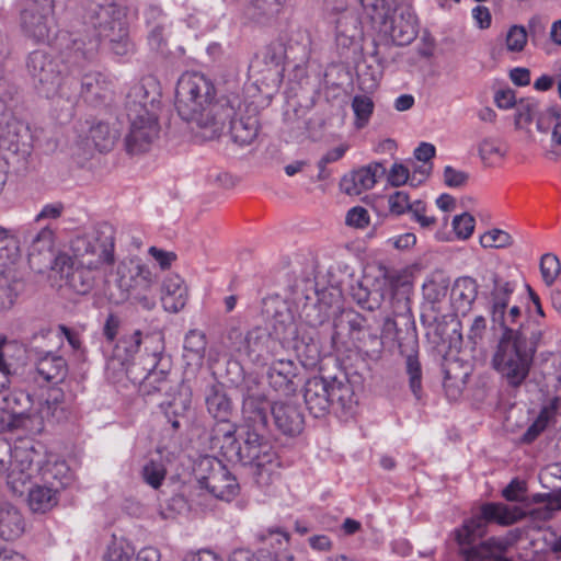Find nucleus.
I'll list each match as a JSON object with an SVG mask.
<instances>
[{"label":"nucleus","mask_w":561,"mask_h":561,"mask_svg":"<svg viewBox=\"0 0 561 561\" xmlns=\"http://www.w3.org/2000/svg\"><path fill=\"white\" fill-rule=\"evenodd\" d=\"M175 108L182 119L194 122L218 136L226 119L234 114V103L227 98H216L214 82L201 72H184L175 89Z\"/></svg>","instance_id":"1"},{"label":"nucleus","mask_w":561,"mask_h":561,"mask_svg":"<svg viewBox=\"0 0 561 561\" xmlns=\"http://www.w3.org/2000/svg\"><path fill=\"white\" fill-rule=\"evenodd\" d=\"M520 518L517 507H510L502 503H485L480 514L466 519L462 525L455 528L449 537L458 548L463 561H508L504 557L505 543L499 539L490 538L478 542L485 534L489 523L512 525Z\"/></svg>","instance_id":"2"},{"label":"nucleus","mask_w":561,"mask_h":561,"mask_svg":"<svg viewBox=\"0 0 561 561\" xmlns=\"http://www.w3.org/2000/svg\"><path fill=\"white\" fill-rule=\"evenodd\" d=\"M236 432L233 423L216 428L211 438L213 446L219 448L228 461L253 467L257 474H270L277 467L276 451L270 438L251 426L247 427L240 439L236 437Z\"/></svg>","instance_id":"3"},{"label":"nucleus","mask_w":561,"mask_h":561,"mask_svg":"<svg viewBox=\"0 0 561 561\" xmlns=\"http://www.w3.org/2000/svg\"><path fill=\"white\" fill-rule=\"evenodd\" d=\"M61 60L54 58L44 50H34L27 59V70L39 94L56 104L66 103L71 113L78 101V81L72 76L73 67L66 61L62 49Z\"/></svg>","instance_id":"4"},{"label":"nucleus","mask_w":561,"mask_h":561,"mask_svg":"<svg viewBox=\"0 0 561 561\" xmlns=\"http://www.w3.org/2000/svg\"><path fill=\"white\" fill-rule=\"evenodd\" d=\"M59 41L66 61L73 67L72 76L78 81V99L83 98L91 103L105 100L114 88V79L100 71L85 70L99 48L98 39L61 34Z\"/></svg>","instance_id":"5"},{"label":"nucleus","mask_w":561,"mask_h":561,"mask_svg":"<svg viewBox=\"0 0 561 561\" xmlns=\"http://www.w3.org/2000/svg\"><path fill=\"white\" fill-rule=\"evenodd\" d=\"M370 27L391 38L398 46L411 44L417 36L416 15L411 5L397 0H359Z\"/></svg>","instance_id":"6"},{"label":"nucleus","mask_w":561,"mask_h":561,"mask_svg":"<svg viewBox=\"0 0 561 561\" xmlns=\"http://www.w3.org/2000/svg\"><path fill=\"white\" fill-rule=\"evenodd\" d=\"M112 279L111 300L115 304L133 301L145 310L156 307L153 286L156 276L138 256L125 257L117 264Z\"/></svg>","instance_id":"7"},{"label":"nucleus","mask_w":561,"mask_h":561,"mask_svg":"<svg viewBox=\"0 0 561 561\" xmlns=\"http://www.w3.org/2000/svg\"><path fill=\"white\" fill-rule=\"evenodd\" d=\"M535 348L518 330L503 332L492 357L493 368L511 387H519L528 377Z\"/></svg>","instance_id":"8"},{"label":"nucleus","mask_w":561,"mask_h":561,"mask_svg":"<svg viewBox=\"0 0 561 561\" xmlns=\"http://www.w3.org/2000/svg\"><path fill=\"white\" fill-rule=\"evenodd\" d=\"M307 409L314 417L327 415L332 408L348 411L353 405V391L350 385L337 378L314 376L309 378L304 388Z\"/></svg>","instance_id":"9"},{"label":"nucleus","mask_w":561,"mask_h":561,"mask_svg":"<svg viewBox=\"0 0 561 561\" xmlns=\"http://www.w3.org/2000/svg\"><path fill=\"white\" fill-rule=\"evenodd\" d=\"M71 251L78 264L103 270L115 261V236L112 226L102 224L77 236L71 241Z\"/></svg>","instance_id":"10"},{"label":"nucleus","mask_w":561,"mask_h":561,"mask_svg":"<svg viewBox=\"0 0 561 561\" xmlns=\"http://www.w3.org/2000/svg\"><path fill=\"white\" fill-rule=\"evenodd\" d=\"M91 24L96 34L89 38L107 39L111 49L119 56L126 55L129 48L126 9L116 3L96 5L91 15ZM83 38L88 39L87 36Z\"/></svg>","instance_id":"11"},{"label":"nucleus","mask_w":561,"mask_h":561,"mask_svg":"<svg viewBox=\"0 0 561 561\" xmlns=\"http://www.w3.org/2000/svg\"><path fill=\"white\" fill-rule=\"evenodd\" d=\"M38 465L39 454L33 447L15 446L11 450L8 467L7 461L0 459V472L5 473L7 483L12 492L22 495L41 471Z\"/></svg>","instance_id":"12"},{"label":"nucleus","mask_w":561,"mask_h":561,"mask_svg":"<svg viewBox=\"0 0 561 561\" xmlns=\"http://www.w3.org/2000/svg\"><path fill=\"white\" fill-rule=\"evenodd\" d=\"M22 28L24 33L37 43L51 44L61 49L59 37L61 34L69 36L83 37L79 32L60 31L56 32V23L54 19V8L46 4L42 8H27L21 13Z\"/></svg>","instance_id":"13"},{"label":"nucleus","mask_w":561,"mask_h":561,"mask_svg":"<svg viewBox=\"0 0 561 561\" xmlns=\"http://www.w3.org/2000/svg\"><path fill=\"white\" fill-rule=\"evenodd\" d=\"M129 130L125 137L126 150L130 154H139L150 149L159 136L158 114L127 115Z\"/></svg>","instance_id":"14"},{"label":"nucleus","mask_w":561,"mask_h":561,"mask_svg":"<svg viewBox=\"0 0 561 561\" xmlns=\"http://www.w3.org/2000/svg\"><path fill=\"white\" fill-rule=\"evenodd\" d=\"M202 468L213 471V476L201 478L202 489L225 501H230L238 494L239 484L237 479L219 459L209 456L204 457L202 458Z\"/></svg>","instance_id":"15"},{"label":"nucleus","mask_w":561,"mask_h":561,"mask_svg":"<svg viewBox=\"0 0 561 561\" xmlns=\"http://www.w3.org/2000/svg\"><path fill=\"white\" fill-rule=\"evenodd\" d=\"M28 239V262L34 270L42 272L44 268L53 267V263L64 266L70 261L67 255L55 256V232L49 226H45L36 233H30Z\"/></svg>","instance_id":"16"},{"label":"nucleus","mask_w":561,"mask_h":561,"mask_svg":"<svg viewBox=\"0 0 561 561\" xmlns=\"http://www.w3.org/2000/svg\"><path fill=\"white\" fill-rule=\"evenodd\" d=\"M160 89L152 77L142 78L129 88L125 107L127 115L158 114L160 110Z\"/></svg>","instance_id":"17"},{"label":"nucleus","mask_w":561,"mask_h":561,"mask_svg":"<svg viewBox=\"0 0 561 561\" xmlns=\"http://www.w3.org/2000/svg\"><path fill=\"white\" fill-rule=\"evenodd\" d=\"M264 311L272 317L273 334L280 343L289 344L298 339L295 317L284 301L279 299L265 301Z\"/></svg>","instance_id":"18"},{"label":"nucleus","mask_w":561,"mask_h":561,"mask_svg":"<svg viewBox=\"0 0 561 561\" xmlns=\"http://www.w3.org/2000/svg\"><path fill=\"white\" fill-rule=\"evenodd\" d=\"M159 340L153 335H144L140 330H135L129 334L123 335L114 350V357L121 362L122 365L136 359L141 354L150 353L152 348L161 350Z\"/></svg>","instance_id":"19"},{"label":"nucleus","mask_w":561,"mask_h":561,"mask_svg":"<svg viewBox=\"0 0 561 561\" xmlns=\"http://www.w3.org/2000/svg\"><path fill=\"white\" fill-rule=\"evenodd\" d=\"M387 169L381 162H373L344 175L341 180V190L351 196H358L375 186L377 180L382 178Z\"/></svg>","instance_id":"20"},{"label":"nucleus","mask_w":561,"mask_h":561,"mask_svg":"<svg viewBox=\"0 0 561 561\" xmlns=\"http://www.w3.org/2000/svg\"><path fill=\"white\" fill-rule=\"evenodd\" d=\"M271 404L265 394L259 389V383L255 379H248L245 381V390L243 392L242 410L247 419L253 426L267 425V412L271 410Z\"/></svg>","instance_id":"21"},{"label":"nucleus","mask_w":561,"mask_h":561,"mask_svg":"<svg viewBox=\"0 0 561 561\" xmlns=\"http://www.w3.org/2000/svg\"><path fill=\"white\" fill-rule=\"evenodd\" d=\"M363 14L364 18L360 19L351 10L332 18L335 27V41L339 46L350 47L357 38L362 37L364 25H370L364 10Z\"/></svg>","instance_id":"22"},{"label":"nucleus","mask_w":561,"mask_h":561,"mask_svg":"<svg viewBox=\"0 0 561 561\" xmlns=\"http://www.w3.org/2000/svg\"><path fill=\"white\" fill-rule=\"evenodd\" d=\"M234 103V114L226 119L230 124V135L232 140L240 146L250 145L257 136L259 133V118L256 114L238 115L241 113V103L238 98L231 100Z\"/></svg>","instance_id":"23"},{"label":"nucleus","mask_w":561,"mask_h":561,"mask_svg":"<svg viewBox=\"0 0 561 561\" xmlns=\"http://www.w3.org/2000/svg\"><path fill=\"white\" fill-rule=\"evenodd\" d=\"M297 375L298 367L295 362L283 358L273 360L266 373L270 386L284 394L295 392L296 385L294 379Z\"/></svg>","instance_id":"24"},{"label":"nucleus","mask_w":561,"mask_h":561,"mask_svg":"<svg viewBox=\"0 0 561 561\" xmlns=\"http://www.w3.org/2000/svg\"><path fill=\"white\" fill-rule=\"evenodd\" d=\"M347 329L350 339L356 347H365V334L367 332L366 319L353 310L344 311L334 321V332L331 336L332 343L335 344L340 339L341 331Z\"/></svg>","instance_id":"25"},{"label":"nucleus","mask_w":561,"mask_h":561,"mask_svg":"<svg viewBox=\"0 0 561 561\" xmlns=\"http://www.w3.org/2000/svg\"><path fill=\"white\" fill-rule=\"evenodd\" d=\"M271 412L278 430L284 434L295 436L304 428V415L298 405L288 402H275Z\"/></svg>","instance_id":"26"},{"label":"nucleus","mask_w":561,"mask_h":561,"mask_svg":"<svg viewBox=\"0 0 561 561\" xmlns=\"http://www.w3.org/2000/svg\"><path fill=\"white\" fill-rule=\"evenodd\" d=\"M36 380L44 382L59 383L68 374L66 359L51 352L38 353L35 362Z\"/></svg>","instance_id":"27"},{"label":"nucleus","mask_w":561,"mask_h":561,"mask_svg":"<svg viewBox=\"0 0 561 561\" xmlns=\"http://www.w3.org/2000/svg\"><path fill=\"white\" fill-rule=\"evenodd\" d=\"M492 289L491 298V318L492 320H503L504 310H506L512 294L515 291L516 284L504 279L499 274L492 272L490 274Z\"/></svg>","instance_id":"28"},{"label":"nucleus","mask_w":561,"mask_h":561,"mask_svg":"<svg viewBox=\"0 0 561 561\" xmlns=\"http://www.w3.org/2000/svg\"><path fill=\"white\" fill-rule=\"evenodd\" d=\"M27 137V126L18 118H14L0 126V149L12 153L25 151L24 147H26Z\"/></svg>","instance_id":"29"},{"label":"nucleus","mask_w":561,"mask_h":561,"mask_svg":"<svg viewBox=\"0 0 561 561\" xmlns=\"http://www.w3.org/2000/svg\"><path fill=\"white\" fill-rule=\"evenodd\" d=\"M478 284L469 277L463 276L456 279L451 288V304L457 313L466 316L477 299Z\"/></svg>","instance_id":"30"},{"label":"nucleus","mask_w":561,"mask_h":561,"mask_svg":"<svg viewBox=\"0 0 561 561\" xmlns=\"http://www.w3.org/2000/svg\"><path fill=\"white\" fill-rule=\"evenodd\" d=\"M272 343L271 335L265 329L255 328L244 337V353L249 359L257 365H264Z\"/></svg>","instance_id":"31"},{"label":"nucleus","mask_w":561,"mask_h":561,"mask_svg":"<svg viewBox=\"0 0 561 561\" xmlns=\"http://www.w3.org/2000/svg\"><path fill=\"white\" fill-rule=\"evenodd\" d=\"M187 298V288L180 276L173 275L164 280L161 300L167 311L179 312L185 307Z\"/></svg>","instance_id":"32"},{"label":"nucleus","mask_w":561,"mask_h":561,"mask_svg":"<svg viewBox=\"0 0 561 561\" xmlns=\"http://www.w3.org/2000/svg\"><path fill=\"white\" fill-rule=\"evenodd\" d=\"M161 362V350L152 348L150 353L141 354L136 359L123 365L127 378L134 383L140 386L148 371L159 366Z\"/></svg>","instance_id":"33"},{"label":"nucleus","mask_w":561,"mask_h":561,"mask_svg":"<svg viewBox=\"0 0 561 561\" xmlns=\"http://www.w3.org/2000/svg\"><path fill=\"white\" fill-rule=\"evenodd\" d=\"M25 529V523L20 511L11 504L0 505V536L4 540L19 538Z\"/></svg>","instance_id":"34"},{"label":"nucleus","mask_w":561,"mask_h":561,"mask_svg":"<svg viewBox=\"0 0 561 561\" xmlns=\"http://www.w3.org/2000/svg\"><path fill=\"white\" fill-rule=\"evenodd\" d=\"M286 0H251L245 8V18L256 24H265L276 18Z\"/></svg>","instance_id":"35"},{"label":"nucleus","mask_w":561,"mask_h":561,"mask_svg":"<svg viewBox=\"0 0 561 561\" xmlns=\"http://www.w3.org/2000/svg\"><path fill=\"white\" fill-rule=\"evenodd\" d=\"M206 405L209 414L218 420L217 425L213 430V438L216 428L222 427L226 423H231L229 417L232 413V405L227 394L215 387L209 390L206 397Z\"/></svg>","instance_id":"36"},{"label":"nucleus","mask_w":561,"mask_h":561,"mask_svg":"<svg viewBox=\"0 0 561 561\" xmlns=\"http://www.w3.org/2000/svg\"><path fill=\"white\" fill-rule=\"evenodd\" d=\"M169 359L161 354L159 366L148 371L146 378L139 386V391L144 396H150L154 392H167L169 389Z\"/></svg>","instance_id":"37"},{"label":"nucleus","mask_w":561,"mask_h":561,"mask_svg":"<svg viewBox=\"0 0 561 561\" xmlns=\"http://www.w3.org/2000/svg\"><path fill=\"white\" fill-rule=\"evenodd\" d=\"M28 505L33 512L45 513L51 510L58 503L57 486L34 485L30 486Z\"/></svg>","instance_id":"38"},{"label":"nucleus","mask_w":561,"mask_h":561,"mask_svg":"<svg viewBox=\"0 0 561 561\" xmlns=\"http://www.w3.org/2000/svg\"><path fill=\"white\" fill-rule=\"evenodd\" d=\"M560 407V398H552L547 405H545L535 422L524 433L522 440L526 444L533 443L548 426V424L556 417Z\"/></svg>","instance_id":"39"},{"label":"nucleus","mask_w":561,"mask_h":561,"mask_svg":"<svg viewBox=\"0 0 561 561\" xmlns=\"http://www.w3.org/2000/svg\"><path fill=\"white\" fill-rule=\"evenodd\" d=\"M67 407L65 404V396L59 389L49 391L44 403L38 409V416L42 421H60L66 417Z\"/></svg>","instance_id":"40"},{"label":"nucleus","mask_w":561,"mask_h":561,"mask_svg":"<svg viewBox=\"0 0 561 561\" xmlns=\"http://www.w3.org/2000/svg\"><path fill=\"white\" fill-rule=\"evenodd\" d=\"M351 296L360 308L370 311L378 309L383 299V294L380 289H369L363 280L352 285Z\"/></svg>","instance_id":"41"},{"label":"nucleus","mask_w":561,"mask_h":561,"mask_svg":"<svg viewBox=\"0 0 561 561\" xmlns=\"http://www.w3.org/2000/svg\"><path fill=\"white\" fill-rule=\"evenodd\" d=\"M32 407L31 396L24 391L10 392L3 397V408L12 414L19 425L22 417H31L28 410Z\"/></svg>","instance_id":"42"},{"label":"nucleus","mask_w":561,"mask_h":561,"mask_svg":"<svg viewBox=\"0 0 561 561\" xmlns=\"http://www.w3.org/2000/svg\"><path fill=\"white\" fill-rule=\"evenodd\" d=\"M98 271L79 264L76 268L67 272V282L76 293L85 295L94 287L95 272Z\"/></svg>","instance_id":"43"},{"label":"nucleus","mask_w":561,"mask_h":561,"mask_svg":"<svg viewBox=\"0 0 561 561\" xmlns=\"http://www.w3.org/2000/svg\"><path fill=\"white\" fill-rule=\"evenodd\" d=\"M417 342L414 341L411 346V353L407 355L405 368L409 375L410 389L414 397L419 399L422 392V368L417 358Z\"/></svg>","instance_id":"44"},{"label":"nucleus","mask_w":561,"mask_h":561,"mask_svg":"<svg viewBox=\"0 0 561 561\" xmlns=\"http://www.w3.org/2000/svg\"><path fill=\"white\" fill-rule=\"evenodd\" d=\"M20 255L19 240L12 231L0 227V265L14 263Z\"/></svg>","instance_id":"45"},{"label":"nucleus","mask_w":561,"mask_h":561,"mask_svg":"<svg viewBox=\"0 0 561 561\" xmlns=\"http://www.w3.org/2000/svg\"><path fill=\"white\" fill-rule=\"evenodd\" d=\"M42 478L45 483H49L50 486H57V491L67 486L71 481V474L67 465L61 462H55L48 465L42 470Z\"/></svg>","instance_id":"46"},{"label":"nucleus","mask_w":561,"mask_h":561,"mask_svg":"<svg viewBox=\"0 0 561 561\" xmlns=\"http://www.w3.org/2000/svg\"><path fill=\"white\" fill-rule=\"evenodd\" d=\"M113 145L108 125L98 123L90 127L89 136L85 140V147L95 148L100 152L108 151Z\"/></svg>","instance_id":"47"},{"label":"nucleus","mask_w":561,"mask_h":561,"mask_svg":"<svg viewBox=\"0 0 561 561\" xmlns=\"http://www.w3.org/2000/svg\"><path fill=\"white\" fill-rule=\"evenodd\" d=\"M134 553V547L126 539L113 536L103 559L104 561H129Z\"/></svg>","instance_id":"48"},{"label":"nucleus","mask_w":561,"mask_h":561,"mask_svg":"<svg viewBox=\"0 0 561 561\" xmlns=\"http://www.w3.org/2000/svg\"><path fill=\"white\" fill-rule=\"evenodd\" d=\"M22 283L16 279H10L1 271L0 275V311L10 309L22 290Z\"/></svg>","instance_id":"49"},{"label":"nucleus","mask_w":561,"mask_h":561,"mask_svg":"<svg viewBox=\"0 0 561 561\" xmlns=\"http://www.w3.org/2000/svg\"><path fill=\"white\" fill-rule=\"evenodd\" d=\"M375 104L367 95H355L352 100V110L355 115V127L364 128L373 115Z\"/></svg>","instance_id":"50"},{"label":"nucleus","mask_w":561,"mask_h":561,"mask_svg":"<svg viewBox=\"0 0 561 561\" xmlns=\"http://www.w3.org/2000/svg\"><path fill=\"white\" fill-rule=\"evenodd\" d=\"M23 352L15 342H4L0 345V392L7 388L9 376L13 370V363L10 360V352L13 350Z\"/></svg>","instance_id":"51"},{"label":"nucleus","mask_w":561,"mask_h":561,"mask_svg":"<svg viewBox=\"0 0 561 561\" xmlns=\"http://www.w3.org/2000/svg\"><path fill=\"white\" fill-rule=\"evenodd\" d=\"M480 243L483 248L502 249L513 243L512 236L501 229H491L480 237Z\"/></svg>","instance_id":"52"},{"label":"nucleus","mask_w":561,"mask_h":561,"mask_svg":"<svg viewBox=\"0 0 561 561\" xmlns=\"http://www.w3.org/2000/svg\"><path fill=\"white\" fill-rule=\"evenodd\" d=\"M206 335L199 330H191L184 340V350L193 357L202 359L206 351Z\"/></svg>","instance_id":"53"},{"label":"nucleus","mask_w":561,"mask_h":561,"mask_svg":"<svg viewBox=\"0 0 561 561\" xmlns=\"http://www.w3.org/2000/svg\"><path fill=\"white\" fill-rule=\"evenodd\" d=\"M527 31L522 25H513L508 28L505 46L506 49L511 53H520L524 50L527 44Z\"/></svg>","instance_id":"54"},{"label":"nucleus","mask_w":561,"mask_h":561,"mask_svg":"<svg viewBox=\"0 0 561 561\" xmlns=\"http://www.w3.org/2000/svg\"><path fill=\"white\" fill-rule=\"evenodd\" d=\"M141 473L147 484L158 489L165 478L167 470L161 462L151 460L144 466Z\"/></svg>","instance_id":"55"},{"label":"nucleus","mask_w":561,"mask_h":561,"mask_svg":"<svg viewBox=\"0 0 561 561\" xmlns=\"http://www.w3.org/2000/svg\"><path fill=\"white\" fill-rule=\"evenodd\" d=\"M506 153V149L500 140L486 138L479 145V154L484 161H494L502 159Z\"/></svg>","instance_id":"56"},{"label":"nucleus","mask_w":561,"mask_h":561,"mask_svg":"<svg viewBox=\"0 0 561 561\" xmlns=\"http://www.w3.org/2000/svg\"><path fill=\"white\" fill-rule=\"evenodd\" d=\"M540 271L547 285H551L561 271L559 259L551 253L543 254L540 261Z\"/></svg>","instance_id":"57"},{"label":"nucleus","mask_w":561,"mask_h":561,"mask_svg":"<svg viewBox=\"0 0 561 561\" xmlns=\"http://www.w3.org/2000/svg\"><path fill=\"white\" fill-rule=\"evenodd\" d=\"M388 205L391 214L397 216L410 213L413 208V202L410 201L409 194L404 191H396L390 194Z\"/></svg>","instance_id":"58"},{"label":"nucleus","mask_w":561,"mask_h":561,"mask_svg":"<svg viewBox=\"0 0 561 561\" xmlns=\"http://www.w3.org/2000/svg\"><path fill=\"white\" fill-rule=\"evenodd\" d=\"M293 346L300 357L304 358V365H314L319 358V347L314 342L305 343L304 339L293 342Z\"/></svg>","instance_id":"59"},{"label":"nucleus","mask_w":561,"mask_h":561,"mask_svg":"<svg viewBox=\"0 0 561 561\" xmlns=\"http://www.w3.org/2000/svg\"><path fill=\"white\" fill-rule=\"evenodd\" d=\"M453 228L456 234L461 239H468L474 229V218L468 213L455 216Z\"/></svg>","instance_id":"60"},{"label":"nucleus","mask_w":561,"mask_h":561,"mask_svg":"<svg viewBox=\"0 0 561 561\" xmlns=\"http://www.w3.org/2000/svg\"><path fill=\"white\" fill-rule=\"evenodd\" d=\"M410 214L412 219L415 220L423 229H432L436 224V218L434 216L426 215V205L420 199L413 202V208Z\"/></svg>","instance_id":"61"},{"label":"nucleus","mask_w":561,"mask_h":561,"mask_svg":"<svg viewBox=\"0 0 561 561\" xmlns=\"http://www.w3.org/2000/svg\"><path fill=\"white\" fill-rule=\"evenodd\" d=\"M369 214L366 208L355 206L351 208L345 217V224L350 227L364 229L369 225Z\"/></svg>","instance_id":"62"},{"label":"nucleus","mask_w":561,"mask_h":561,"mask_svg":"<svg viewBox=\"0 0 561 561\" xmlns=\"http://www.w3.org/2000/svg\"><path fill=\"white\" fill-rule=\"evenodd\" d=\"M561 118V113H560V110L559 107L557 106H551V107H548L545 112H542L538 119H537V129L538 131L540 133H548L549 129H550V126L552 123H557L559 119Z\"/></svg>","instance_id":"63"},{"label":"nucleus","mask_w":561,"mask_h":561,"mask_svg":"<svg viewBox=\"0 0 561 561\" xmlns=\"http://www.w3.org/2000/svg\"><path fill=\"white\" fill-rule=\"evenodd\" d=\"M526 485L524 481L513 479L502 491L504 499L511 502L522 501L525 497Z\"/></svg>","instance_id":"64"}]
</instances>
